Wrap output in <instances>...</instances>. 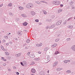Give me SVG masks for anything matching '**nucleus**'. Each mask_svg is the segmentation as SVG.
<instances>
[{
    "instance_id": "c85d7f7f",
    "label": "nucleus",
    "mask_w": 75,
    "mask_h": 75,
    "mask_svg": "<svg viewBox=\"0 0 75 75\" xmlns=\"http://www.w3.org/2000/svg\"><path fill=\"white\" fill-rule=\"evenodd\" d=\"M59 3V1L56 2V4H57V5H58L59 4V3Z\"/></svg>"
},
{
    "instance_id": "4be33fe9",
    "label": "nucleus",
    "mask_w": 75,
    "mask_h": 75,
    "mask_svg": "<svg viewBox=\"0 0 75 75\" xmlns=\"http://www.w3.org/2000/svg\"><path fill=\"white\" fill-rule=\"evenodd\" d=\"M8 6H9L11 7V6H12V4L11 3H10L9 4Z\"/></svg>"
},
{
    "instance_id": "603ef678",
    "label": "nucleus",
    "mask_w": 75,
    "mask_h": 75,
    "mask_svg": "<svg viewBox=\"0 0 75 75\" xmlns=\"http://www.w3.org/2000/svg\"><path fill=\"white\" fill-rule=\"evenodd\" d=\"M10 33H9V34H8V35H10Z\"/></svg>"
},
{
    "instance_id": "6e6552de",
    "label": "nucleus",
    "mask_w": 75,
    "mask_h": 75,
    "mask_svg": "<svg viewBox=\"0 0 75 75\" xmlns=\"http://www.w3.org/2000/svg\"><path fill=\"white\" fill-rule=\"evenodd\" d=\"M31 14L33 16H34L35 15V12L34 11H32L31 12Z\"/></svg>"
},
{
    "instance_id": "423d86ee",
    "label": "nucleus",
    "mask_w": 75,
    "mask_h": 75,
    "mask_svg": "<svg viewBox=\"0 0 75 75\" xmlns=\"http://www.w3.org/2000/svg\"><path fill=\"white\" fill-rule=\"evenodd\" d=\"M21 55V53L18 54L16 55V57H20V56Z\"/></svg>"
},
{
    "instance_id": "f704fd0d",
    "label": "nucleus",
    "mask_w": 75,
    "mask_h": 75,
    "mask_svg": "<svg viewBox=\"0 0 75 75\" xmlns=\"http://www.w3.org/2000/svg\"><path fill=\"white\" fill-rule=\"evenodd\" d=\"M36 45L37 47H40V45L38 44H36Z\"/></svg>"
},
{
    "instance_id": "f257e3e1",
    "label": "nucleus",
    "mask_w": 75,
    "mask_h": 75,
    "mask_svg": "<svg viewBox=\"0 0 75 75\" xmlns=\"http://www.w3.org/2000/svg\"><path fill=\"white\" fill-rule=\"evenodd\" d=\"M33 5L32 4L29 3L26 5V7L28 8H31L33 7Z\"/></svg>"
},
{
    "instance_id": "c756f323",
    "label": "nucleus",
    "mask_w": 75,
    "mask_h": 75,
    "mask_svg": "<svg viewBox=\"0 0 75 75\" xmlns=\"http://www.w3.org/2000/svg\"><path fill=\"white\" fill-rule=\"evenodd\" d=\"M57 63H58V62H56L54 64V65H57Z\"/></svg>"
},
{
    "instance_id": "37998d69",
    "label": "nucleus",
    "mask_w": 75,
    "mask_h": 75,
    "mask_svg": "<svg viewBox=\"0 0 75 75\" xmlns=\"http://www.w3.org/2000/svg\"><path fill=\"white\" fill-rule=\"evenodd\" d=\"M60 6H61V7H63V4H61L60 5Z\"/></svg>"
},
{
    "instance_id": "79ce46f5",
    "label": "nucleus",
    "mask_w": 75,
    "mask_h": 75,
    "mask_svg": "<svg viewBox=\"0 0 75 75\" xmlns=\"http://www.w3.org/2000/svg\"><path fill=\"white\" fill-rule=\"evenodd\" d=\"M71 18H69L68 19V20H71Z\"/></svg>"
},
{
    "instance_id": "4468645a",
    "label": "nucleus",
    "mask_w": 75,
    "mask_h": 75,
    "mask_svg": "<svg viewBox=\"0 0 75 75\" xmlns=\"http://www.w3.org/2000/svg\"><path fill=\"white\" fill-rule=\"evenodd\" d=\"M1 58L2 60H3V61H6V59H4V58L1 57Z\"/></svg>"
},
{
    "instance_id": "aec40b11",
    "label": "nucleus",
    "mask_w": 75,
    "mask_h": 75,
    "mask_svg": "<svg viewBox=\"0 0 75 75\" xmlns=\"http://www.w3.org/2000/svg\"><path fill=\"white\" fill-rule=\"evenodd\" d=\"M57 46V44H54L52 46V47H56Z\"/></svg>"
},
{
    "instance_id": "7ed1b4c3",
    "label": "nucleus",
    "mask_w": 75,
    "mask_h": 75,
    "mask_svg": "<svg viewBox=\"0 0 75 75\" xmlns=\"http://www.w3.org/2000/svg\"><path fill=\"white\" fill-rule=\"evenodd\" d=\"M62 23V21H60L58 22H57L56 23V25H60V24H61Z\"/></svg>"
},
{
    "instance_id": "a211bd4d",
    "label": "nucleus",
    "mask_w": 75,
    "mask_h": 75,
    "mask_svg": "<svg viewBox=\"0 0 75 75\" xmlns=\"http://www.w3.org/2000/svg\"><path fill=\"white\" fill-rule=\"evenodd\" d=\"M67 73V74H69V73H71V71H70V70H67V71H66Z\"/></svg>"
},
{
    "instance_id": "412c9836",
    "label": "nucleus",
    "mask_w": 75,
    "mask_h": 75,
    "mask_svg": "<svg viewBox=\"0 0 75 75\" xmlns=\"http://www.w3.org/2000/svg\"><path fill=\"white\" fill-rule=\"evenodd\" d=\"M59 53V52L58 51H57L55 53V54H58Z\"/></svg>"
},
{
    "instance_id": "5701e85b",
    "label": "nucleus",
    "mask_w": 75,
    "mask_h": 75,
    "mask_svg": "<svg viewBox=\"0 0 75 75\" xmlns=\"http://www.w3.org/2000/svg\"><path fill=\"white\" fill-rule=\"evenodd\" d=\"M43 13H44V14H47V12H46V11H43Z\"/></svg>"
},
{
    "instance_id": "3c124183",
    "label": "nucleus",
    "mask_w": 75,
    "mask_h": 75,
    "mask_svg": "<svg viewBox=\"0 0 75 75\" xmlns=\"http://www.w3.org/2000/svg\"><path fill=\"white\" fill-rule=\"evenodd\" d=\"M47 72H48V73H49V70H48V71H47Z\"/></svg>"
},
{
    "instance_id": "20e7f679",
    "label": "nucleus",
    "mask_w": 75,
    "mask_h": 75,
    "mask_svg": "<svg viewBox=\"0 0 75 75\" xmlns=\"http://www.w3.org/2000/svg\"><path fill=\"white\" fill-rule=\"evenodd\" d=\"M30 58H34V57H35V55L33 54H30Z\"/></svg>"
},
{
    "instance_id": "f3484780",
    "label": "nucleus",
    "mask_w": 75,
    "mask_h": 75,
    "mask_svg": "<svg viewBox=\"0 0 75 75\" xmlns=\"http://www.w3.org/2000/svg\"><path fill=\"white\" fill-rule=\"evenodd\" d=\"M1 48L2 49V50H4V51H6V50H4V47H3V46H1Z\"/></svg>"
},
{
    "instance_id": "a18cd8bd",
    "label": "nucleus",
    "mask_w": 75,
    "mask_h": 75,
    "mask_svg": "<svg viewBox=\"0 0 75 75\" xmlns=\"http://www.w3.org/2000/svg\"><path fill=\"white\" fill-rule=\"evenodd\" d=\"M38 53L39 54H41V52H38Z\"/></svg>"
},
{
    "instance_id": "bf43d9fd",
    "label": "nucleus",
    "mask_w": 75,
    "mask_h": 75,
    "mask_svg": "<svg viewBox=\"0 0 75 75\" xmlns=\"http://www.w3.org/2000/svg\"><path fill=\"white\" fill-rule=\"evenodd\" d=\"M15 69H16V68L15 67Z\"/></svg>"
},
{
    "instance_id": "bb28decb",
    "label": "nucleus",
    "mask_w": 75,
    "mask_h": 75,
    "mask_svg": "<svg viewBox=\"0 0 75 75\" xmlns=\"http://www.w3.org/2000/svg\"><path fill=\"white\" fill-rule=\"evenodd\" d=\"M64 62L65 64H67V63L68 62V61H67V60H65L64 61Z\"/></svg>"
},
{
    "instance_id": "cd10ccee",
    "label": "nucleus",
    "mask_w": 75,
    "mask_h": 75,
    "mask_svg": "<svg viewBox=\"0 0 75 75\" xmlns=\"http://www.w3.org/2000/svg\"><path fill=\"white\" fill-rule=\"evenodd\" d=\"M36 3L39 4H40V2H39V1H36Z\"/></svg>"
},
{
    "instance_id": "09e8293b",
    "label": "nucleus",
    "mask_w": 75,
    "mask_h": 75,
    "mask_svg": "<svg viewBox=\"0 0 75 75\" xmlns=\"http://www.w3.org/2000/svg\"><path fill=\"white\" fill-rule=\"evenodd\" d=\"M72 8H73V9H74V8H75L74 7H72Z\"/></svg>"
},
{
    "instance_id": "dca6fc26",
    "label": "nucleus",
    "mask_w": 75,
    "mask_h": 75,
    "mask_svg": "<svg viewBox=\"0 0 75 75\" xmlns=\"http://www.w3.org/2000/svg\"><path fill=\"white\" fill-rule=\"evenodd\" d=\"M72 49L73 50L75 51V45L73 46V47H72Z\"/></svg>"
},
{
    "instance_id": "58836bf2",
    "label": "nucleus",
    "mask_w": 75,
    "mask_h": 75,
    "mask_svg": "<svg viewBox=\"0 0 75 75\" xmlns=\"http://www.w3.org/2000/svg\"><path fill=\"white\" fill-rule=\"evenodd\" d=\"M3 6V4H2L1 5H0V7H2V6Z\"/></svg>"
},
{
    "instance_id": "1a4fd4ad",
    "label": "nucleus",
    "mask_w": 75,
    "mask_h": 75,
    "mask_svg": "<svg viewBox=\"0 0 75 75\" xmlns=\"http://www.w3.org/2000/svg\"><path fill=\"white\" fill-rule=\"evenodd\" d=\"M18 34L19 35H21V33L20 31H18Z\"/></svg>"
},
{
    "instance_id": "4c0bfd02",
    "label": "nucleus",
    "mask_w": 75,
    "mask_h": 75,
    "mask_svg": "<svg viewBox=\"0 0 75 75\" xmlns=\"http://www.w3.org/2000/svg\"><path fill=\"white\" fill-rule=\"evenodd\" d=\"M57 71H60V69L59 68H58L57 69Z\"/></svg>"
},
{
    "instance_id": "39448f33",
    "label": "nucleus",
    "mask_w": 75,
    "mask_h": 75,
    "mask_svg": "<svg viewBox=\"0 0 75 75\" xmlns=\"http://www.w3.org/2000/svg\"><path fill=\"white\" fill-rule=\"evenodd\" d=\"M31 71L32 73H35V70L34 69H32Z\"/></svg>"
},
{
    "instance_id": "49530a36",
    "label": "nucleus",
    "mask_w": 75,
    "mask_h": 75,
    "mask_svg": "<svg viewBox=\"0 0 75 75\" xmlns=\"http://www.w3.org/2000/svg\"><path fill=\"white\" fill-rule=\"evenodd\" d=\"M6 45H8V43H7Z\"/></svg>"
},
{
    "instance_id": "6ab92c4d",
    "label": "nucleus",
    "mask_w": 75,
    "mask_h": 75,
    "mask_svg": "<svg viewBox=\"0 0 75 75\" xmlns=\"http://www.w3.org/2000/svg\"><path fill=\"white\" fill-rule=\"evenodd\" d=\"M68 28H72L73 27V26L72 25H71V26H68Z\"/></svg>"
},
{
    "instance_id": "7c9ffc66",
    "label": "nucleus",
    "mask_w": 75,
    "mask_h": 75,
    "mask_svg": "<svg viewBox=\"0 0 75 75\" xmlns=\"http://www.w3.org/2000/svg\"><path fill=\"white\" fill-rule=\"evenodd\" d=\"M35 21L36 22H39V20L37 19V20H35Z\"/></svg>"
},
{
    "instance_id": "de8ad7c7",
    "label": "nucleus",
    "mask_w": 75,
    "mask_h": 75,
    "mask_svg": "<svg viewBox=\"0 0 75 75\" xmlns=\"http://www.w3.org/2000/svg\"><path fill=\"white\" fill-rule=\"evenodd\" d=\"M28 48L27 47H25V49H28Z\"/></svg>"
},
{
    "instance_id": "f03ea898",
    "label": "nucleus",
    "mask_w": 75,
    "mask_h": 75,
    "mask_svg": "<svg viewBox=\"0 0 75 75\" xmlns=\"http://www.w3.org/2000/svg\"><path fill=\"white\" fill-rule=\"evenodd\" d=\"M21 64L22 66H24V65L27 64V62L25 61H23V62L22 63V62H21Z\"/></svg>"
},
{
    "instance_id": "9b49d317",
    "label": "nucleus",
    "mask_w": 75,
    "mask_h": 75,
    "mask_svg": "<svg viewBox=\"0 0 75 75\" xmlns=\"http://www.w3.org/2000/svg\"><path fill=\"white\" fill-rule=\"evenodd\" d=\"M53 4H54L55 5H58V4H56V1H54L53 2Z\"/></svg>"
},
{
    "instance_id": "e433bc0d",
    "label": "nucleus",
    "mask_w": 75,
    "mask_h": 75,
    "mask_svg": "<svg viewBox=\"0 0 75 75\" xmlns=\"http://www.w3.org/2000/svg\"><path fill=\"white\" fill-rule=\"evenodd\" d=\"M3 66H5V65H6V63H4L3 64Z\"/></svg>"
},
{
    "instance_id": "393cba45",
    "label": "nucleus",
    "mask_w": 75,
    "mask_h": 75,
    "mask_svg": "<svg viewBox=\"0 0 75 75\" xmlns=\"http://www.w3.org/2000/svg\"><path fill=\"white\" fill-rule=\"evenodd\" d=\"M62 11V9H59L58 11L59 13H60V12H61Z\"/></svg>"
},
{
    "instance_id": "a19ab883",
    "label": "nucleus",
    "mask_w": 75,
    "mask_h": 75,
    "mask_svg": "<svg viewBox=\"0 0 75 75\" xmlns=\"http://www.w3.org/2000/svg\"><path fill=\"white\" fill-rule=\"evenodd\" d=\"M30 52H28V55H30Z\"/></svg>"
},
{
    "instance_id": "473e14b6",
    "label": "nucleus",
    "mask_w": 75,
    "mask_h": 75,
    "mask_svg": "<svg viewBox=\"0 0 75 75\" xmlns=\"http://www.w3.org/2000/svg\"><path fill=\"white\" fill-rule=\"evenodd\" d=\"M34 62H33L31 63V65H34Z\"/></svg>"
},
{
    "instance_id": "c9c22d12",
    "label": "nucleus",
    "mask_w": 75,
    "mask_h": 75,
    "mask_svg": "<svg viewBox=\"0 0 75 75\" xmlns=\"http://www.w3.org/2000/svg\"><path fill=\"white\" fill-rule=\"evenodd\" d=\"M3 42H6V40H3Z\"/></svg>"
},
{
    "instance_id": "4d7b16f0",
    "label": "nucleus",
    "mask_w": 75,
    "mask_h": 75,
    "mask_svg": "<svg viewBox=\"0 0 75 75\" xmlns=\"http://www.w3.org/2000/svg\"><path fill=\"white\" fill-rule=\"evenodd\" d=\"M31 75H34L33 74H32Z\"/></svg>"
},
{
    "instance_id": "864d4df0",
    "label": "nucleus",
    "mask_w": 75,
    "mask_h": 75,
    "mask_svg": "<svg viewBox=\"0 0 75 75\" xmlns=\"http://www.w3.org/2000/svg\"><path fill=\"white\" fill-rule=\"evenodd\" d=\"M68 62H70V60H68Z\"/></svg>"
},
{
    "instance_id": "ddd939ff",
    "label": "nucleus",
    "mask_w": 75,
    "mask_h": 75,
    "mask_svg": "<svg viewBox=\"0 0 75 75\" xmlns=\"http://www.w3.org/2000/svg\"><path fill=\"white\" fill-rule=\"evenodd\" d=\"M34 59L35 60V61H39V60H40V58H35Z\"/></svg>"
},
{
    "instance_id": "8fccbe9b",
    "label": "nucleus",
    "mask_w": 75,
    "mask_h": 75,
    "mask_svg": "<svg viewBox=\"0 0 75 75\" xmlns=\"http://www.w3.org/2000/svg\"><path fill=\"white\" fill-rule=\"evenodd\" d=\"M69 39H70V38H67V40H69Z\"/></svg>"
},
{
    "instance_id": "72a5a7b5",
    "label": "nucleus",
    "mask_w": 75,
    "mask_h": 75,
    "mask_svg": "<svg viewBox=\"0 0 75 75\" xmlns=\"http://www.w3.org/2000/svg\"><path fill=\"white\" fill-rule=\"evenodd\" d=\"M55 41L56 42H58V41H59V40L58 39H56Z\"/></svg>"
},
{
    "instance_id": "9d476101",
    "label": "nucleus",
    "mask_w": 75,
    "mask_h": 75,
    "mask_svg": "<svg viewBox=\"0 0 75 75\" xmlns=\"http://www.w3.org/2000/svg\"><path fill=\"white\" fill-rule=\"evenodd\" d=\"M19 8L20 10H23V8H23V7H22L21 6H19Z\"/></svg>"
},
{
    "instance_id": "6e6d98bb",
    "label": "nucleus",
    "mask_w": 75,
    "mask_h": 75,
    "mask_svg": "<svg viewBox=\"0 0 75 75\" xmlns=\"http://www.w3.org/2000/svg\"><path fill=\"white\" fill-rule=\"evenodd\" d=\"M74 19H75V16L74 17Z\"/></svg>"
},
{
    "instance_id": "0eeeda50",
    "label": "nucleus",
    "mask_w": 75,
    "mask_h": 75,
    "mask_svg": "<svg viewBox=\"0 0 75 75\" xmlns=\"http://www.w3.org/2000/svg\"><path fill=\"white\" fill-rule=\"evenodd\" d=\"M27 24H28L26 22H24L23 23V25H24L25 26H26V25H27Z\"/></svg>"
},
{
    "instance_id": "13d9d810",
    "label": "nucleus",
    "mask_w": 75,
    "mask_h": 75,
    "mask_svg": "<svg viewBox=\"0 0 75 75\" xmlns=\"http://www.w3.org/2000/svg\"><path fill=\"white\" fill-rule=\"evenodd\" d=\"M16 40H17V38H16Z\"/></svg>"
},
{
    "instance_id": "c03bdc74",
    "label": "nucleus",
    "mask_w": 75,
    "mask_h": 75,
    "mask_svg": "<svg viewBox=\"0 0 75 75\" xmlns=\"http://www.w3.org/2000/svg\"><path fill=\"white\" fill-rule=\"evenodd\" d=\"M8 71H11V69H8Z\"/></svg>"
},
{
    "instance_id": "f8f14e48",
    "label": "nucleus",
    "mask_w": 75,
    "mask_h": 75,
    "mask_svg": "<svg viewBox=\"0 0 75 75\" xmlns=\"http://www.w3.org/2000/svg\"><path fill=\"white\" fill-rule=\"evenodd\" d=\"M48 50V47H46L44 49V51H47V50Z\"/></svg>"
},
{
    "instance_id": "b1692460",
    "label": "nucleus",
    "mask_w": 75,
    "mask_h": 75,
    "mask_svg": "<svg viewBox=\"0 0 75 75\" xmlns=\"http://www.w3.org/2000/svg\"><path fill=\"white\" fill-rule=\"evenodd\" d=\"M22 16H23V17H26V16H25V15L24 14H22Z\"/></svg>"
},
{
    "instance_id": "2eb2a0df",
    "label": "nucleus",
    "mask_w": 75,
    "mask_h": 75,
    "mask_svg": "<svg viewBox=\"0 0 75 75\" xmlns=\"http://www.w3.org/2000/svg\"><path fill=\"white\" fill-rule=\"evenodd\" d=\"M30 39H28L26 40V43H28V42H30Z\"/></svg>"
},
{
    "instance_id": "a878e982",
    "label": "nucleus",
    "mask_w": 75,
    "mask_h": 75,
    "mask_svg": "<svg viewBox=\"0 0 75 75\" xmlns=\"http://www.w3.org/2000/svg\"><path fill=\"white\" fill-rule=\"evenodd\" d=\"M6 55H9V53L7 52H6Z\"/></svg>"
},
{
    "instance_id": "5fc2aeb1",
    "label": "nucleus",
    "mask_w": 75,
    "mask_h": 75,
    "mask_svg": "<svg viewBox=\"0 0 75 75\" xmlns=\"http://www.w3.org/2000/svg\"><path fill=\"white\" fill-rule=\"evenodd\" d=\"M0 44H1V41L0 40Z\"/></svg>"
},
{
    "instance_id": "ea45409f",
    "label": "nucleus",
    "mask_w": 75,
    "mask_h": 75,
    "mask_svg": "<svg viewBox=\"0 0 75 75\" xmlns=\"http://www.w3.org/2000/svg\"><path fill=\"white\" fill-rule=\"evenodd\" d=\"M16 74H17L18 75H19V73H18V72H17L16 73Z\"/></svg>"
},
{
    "instance_id": "2f4dec72",
    "label": "nucleus",
    "mask_w": 75,
    "mask_h": 75,
    "mask_svg": "<svg viewBox=\"0 0 75 75\" xmlns=\"http://www.w3.org/2000/svg\"><path fill=\"white\" fill-rule=\"evenodd\" d=\"M42 43H40V44H39V47H41V45H42Z\"/></svg>"
}]
</instances>
